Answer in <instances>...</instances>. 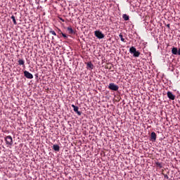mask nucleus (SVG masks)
Listing matches in <instances>:
<instances>
[{"mask_svg": "<svg viewBox=\"0 0 180 180\" xmlns=\"http://www.w3.org/2000/svg\"><path fill=\"white\" fill-rule=\"evenodd\" d=\"M61 35L63 36V37H64V39H68V36H67V34L63 33Z\"/></svg>", "mask_w": 180, "mask_h": 180, "instance_id": "6ab92c4d", "label": "nucleus"}, {"mask_svg": "<svg viewBox=\"0 0 180 180\" xmlns=\"http://www.w3.org/2000/svg\"><path fill=\"white\" fill-rule=\"evenodd\" d=\"M58 33L59 34H63V31H61V30H60V29H58Z\"/></svg>", "mask_w": 180, "mask_h": 180, "instance_id": "aec40b11", "label": "nucleus"}, {"mask_svg": "<svg viewBox=\"0 0 180 180\" xmlns=\"http://www.w3.org/2000/svg\"><path fill=\"white\" fill-rule=\"evenodd\" d=\"M164 178H165L166 179H169V176H168L167 174H165Z\"/></svg>", "mask_w": 180, "mask_h": 180, "instance_id": "412c9836", "label": "nucleus"}, {"mask_svg": "<svg viewBox=\"0 0 180 180\" xmlns=\"http://www.w3.org/2000/svg\"><path fill=\"white\" fill-rule=\"evenodd\" d=\"M122 18L124 19V20H129V15L127 14H124L122 15Z\"/></svg>", "mask_w": 180, "mask_h": 180, "instance_id": "2eb2a0df", "label": "nucleus"}, {"mask_svg": "<svg viewBox=\"0 0 180 180\" xmlns=\"http://www.w3.org/2000/svg\"><path fill=\"white\" fill-rule=\"evenodd\" d=\"M60 20H61V22H65L64 21V19L61 18H59Z\"/></svg>", "mask_w": 180, "mask_h": 180, "instance_id": "5701e85b", "label": "nucleus"}, {"mask_svg": "<svg viewBox=\"0 0 180 180\" xmlns=\"http://www.w3.org/2000/svg\"><path fill=\"white\" fill-rule=\"evenodd\" d=\"M4 140L8 146H12V144H13V139H12L11 136H6Z\"/></svg>", "mask_w": 180, "mask_h": 180, "instance_id": "7ed1b4c3", "label": "nucleus"}, {"mask_svg": "<svg viewBox=\"0 0 180 180\" xmlns=\"http://www.w3.org/2000/svg\"><path fill=\"white\" fill-rule=\"evenodd\" d=\"M49 33H51V34H53V36H57V34L56 33V31L51 30V31L49 32Z\"/></svg>", "mask_w": 180, "mask_h": 180, "instance_id": "a211bd4d", "label": "nucleus"}, {"mask_svg": "<svg viewBox=\"0 0 180 180\" xmlns=\"http://www.w3.org/2000/svg\"><path fill=\"white\" fill-rule=\"evenodd\" d=\"M167 98L171 99V101H175V95H174L171 91H167Z\"/></svg>", "mask_w": 180, "mask_h": 180, "instance_id": "0eeeda50", "label": "nucleus"}, {"mask_svg": "<svg viewBox=\"0 0 180 180\" xmlns=\"http://www.w3.org/2000/svg\"><path fill=\"white\" fill-rule=\"evenodd\" d=\"M172 54H174V56L178 55V48H176V47H173V48L172 49Z\"/></svg>", "mask_w": 180, "mask_h": 180, "instance_id": "9d476101", "label": "nucleus"}, {"mask_svg": "<svg viewBox=\"0 0 180 180\" xmlns=\"http://www.w3.org/2000/svg\"><path fill=\"white\" fill-rule=\"evenodd\" d=\"M86 65L87 68H90V70H94V64H92L91 62H88Z\"/></svg>", "mask_w": 180, "mask_h": 180, "instance_id": "f8f14e48", "label": "nucleus"}, {"mask_svg": "<svg viewBox=\"0 0 180 180\" xmlns=\"http://www.w3.org/2000/svg\"><path fill=\"white\" fill-rule=\"evenodd\" d=\"M129 53L133 54L134 57H140V52L134 46H131L129 49Z\"/></svg>", "mask_w": 180, "mask_h": 180, "instance_id": "f257e3e1", "label": "nucleus"}, {"mask_svg": "<svg viewBox=\"0 0 180 180\" xmlns=\"http://www.w3.org/2000/svg\"><path fill=\"white\" fill-rule=\"evenodd\" d=\"M24 76L25 78H27V79H33V75L32 73L27 72V70L24 71Z\"/></svg>", "mask_w": 180, "mask_h": 180, "instance_id": "39448f33", "label": "nucleus"}, {"mask_svg": "<svg viewBox=\"0 0 180 180\" xmlns=\"http://www.w3.org/2000/svg\"><path fill=\"white\" fill-rule=\"evenodd\" d=\"M53 150H54V151H57V152L60 151V146L56 145V144L53 145Z\"/></svg>", "mask_w": 180, "mask_h": 180, "instance_id": "9b49d317", "label": "nucleus"}, {"mask_svg": "<svg viewBox=\"0 0 180 180\" xmlns=\"http://www.w3.org/2000/svg\"><path fill=\"white\" fill-rule=\"evenodd\" d=\"M119 37L121 39V41H123V43H126V39H124V38H123V34H120Z\"/></svg>", "mask_w": 180, "mask_h": 180, "instance_id": "4468645a", "label": "nucleus"}, {"mask_svg": "<svg viewBox=\"0 0 180 180\" xmlns=\"http://www.w3.org/2000/svg\"><path fill=\"white\" fill-rule=\"evenodd\" d=\"M156 166L158 167L159 168H162V164L158 162H156Z\"/></svg>", "mask_w": 180, "mask_h": 180, "instance_id": "f3484780", "label": "nucleus"}, {"mask_svg": "<svg viewBox=\"0 0 180 180\" xmlns=\"http://www.w3.org/2000/svg\"><path fill=\"white\" fill-rule=\"evenodd\" d=\"M151 141H155L157 140V134L155 132H152L150 134Z\"/></svg>", "mask_w": 180, "mask_h": 180, "instance_id": "1a4fd4ad", "label": "nucleus"}, {"mask_svg": "<svg viewBox=\"0 0 180 180\" xmlns=\"http://www.w3.org/2000/svg\"><path fill=\"white\" fill-rule=\"evenodd\" d=\"M108 89L110 91H119V86L116 85L115 83H110L108 85Z\"/></svg>", "mask_w": 180, "mask_h": 180, "instance_id": "f03ea898", "label": "nucleus"}, {"mask_svg": "<svg viewBox=\"0 0 180 180\" xmlns=\"http://www.w3.org/2000/svg\"><path fill=\"white\" fill-rule=\"evenodd\" d=\"M11 19H12L14 25H18V22H16V19L15 18V15H12Z\"/></svg>", "mask_w": 180, "mask_h": 180, "instance_id": "dca6fc26", "label": "nucleus"}, {"mask_svg": "<svg viewBox=\"0 0 180 180\" xmlns=\"http://www.w3.org/2000/svg\"><path fill=\"white\" fill-rule=\"evenodd\" d=\"M18 65H23L25 67V60H23V59H20L18 60Z\"/></svg>", "mask_w": 180, "mask_h": 180, "instance_id": "ddd939ff", "label": "nucleus"}, {"mask_svg": "<svg viewBox=\"0 0 180 180\" xmlns=\"http://www.w3.org/2000/svg\"><path fill=\"white\" fill-rule=\"evenodd\" d=\"M94 35L96 36V37H97V39H104L105 37V34H103L102 33V32H101L100 30H96L94 32Z\"/></svg>", "mask_w": 180, "mask_h": 180, "instance_id": "20e7f679", "label": "nucleus"}, {"mask_svg": "<svg viewBox=\"0 0 180 180\" xmlns=\"http://www.w3.org/2000/svg\"><path fill=\"white\" fill-rule=\"evenodd\" d=\"M178 56H180V48L179 49V50H178Z\"/></svg>", "mask_w": 180, "mask_h": 180, "instance_id": "4be33fe9", "label": "nucleus"}, {"mask_svg": "<svg viewBox=\"0 0 180 180\" xmlns=\"http://www.w3.org/2000/svg\"><path fill=\"white\" fill-rule=\"evenodd\" d=\"M167 27H169V24L167 25Z\"/></svg>", "mask_w": 180, "mask_h": 180, "instance_id": "b1692460", "label": "nucleus"}, {"mask_svg": "<svg viewBox=\"0 0 180 180\" xmlns=\"http://www.w3.org/2000/svg\"><path fill=\"white\" fill-rule=\"evenodd\" d=\"M72 108H73L74 112H75V113H77L78 116H81V115H82V112L78 110V106H75V105L72 104Z\"/></svg>", "mask_w": 180, "mask_h": 180, "instance_id": "423d86ee", "label": "nucleus"}, {"mask_svg": "<svg viewBox=\"0 0 180 180\" xmlns=\"http://www.w3.org/2000/svg\"><path fill=\"white\" fill-rule=\"evenodd\" d=\"M67 30L69 34H75V31L72 29V27L71 26L68 27Z\"/></svg>", "mask_w": 180, "mask_h": 180, "instance_id": "6e6552de", "label": "nucleus"}]
</instances>
